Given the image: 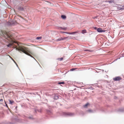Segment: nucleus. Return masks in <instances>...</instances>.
<instances>
[{
  "label": "nucleus",
  "instance_id": "1",
  "mask_svg": "<svg viewBox=\"0 0 124 124\" xmlns=\"http://www.w3.org/2000/svg\"><path fill=\"white\" fill-rule=\"evenodd\" d=\"M19 50L23 52V53L27 55L30 56L32 57H33L34 59H35L31 55V54H33L31 50H29L28 48L25 47H21L20 48Z\"/></svg>",
  "mask_w": 124,
  "mask_h": 124
},
{
  "label": "nucleus",
  "instance_id": "2",
  "mask_svg": "<svg viewBox=\"0 0 124 124\" xmlns=\"http://www.w3.org/2000/svg\"><path fill=\"white\" fill-rule=\"evenodd\" d=\"M113 79L115 81H119L122 79L119 76L117 77L113 78Z\"/></svg>",
  "mask_w": 124,
  "mask_h": 124
},
{
  "label": "nucleus",
  "instance_id": "3",
  "mask_svg": "<svg viewBox=\"0 0 124 124\" xmlns=\"http://www.w3.org/2000/svg\"><path fill=\"white\" fill-rule=\"evenodd\" d=\"M63 115L64 116H66L68 115H69L70 116H72L74 115V113H67L66 112H63Z\"/></svg>",
  "mask_w": 124,
  "mask_h": 124
},
{
  "label": "nucleus",
  "instance_id": "4",
  "mask_svg": "<svg viewBox=\"0 0 124 124\" xmlns=\"http://www.w3.org/2000/svg\"><path fill=\"white\" fill-rule=\"evenodd\" d=\"M97 31L98 32H102L105 31V30H102L101 28H98L97 29Z\"/></svg>",
  "mask_w": 124,
  "mask_h": 124
},
{
  "label": "nucleus",
  "instance_id": "5",
  "mask_svg": "<svg viewBox=\"0 0 124 124\" xmlns=\"http://www.w3.org/2000/svg\"><path fill=\"white\" fill-rule=\"evenodd\" d=\"M18 9L19 11H23L24 10V8L23 7H20L18 8Z\"/></svg>",
  "mask_w": 124,
  "mask_h": 124
},
{
  "label": "nucleus",
  "instance_id": "6",
  "mask_svg": "<svg viewBox=\"0 0 124 124\" xmlns=\"http://www.w3.org/2000/svg\"><path fill=\"white\" fill-rule=\"evenodd\" d=\"M9 103L11 104H12L13 103H14V101L13 100H9Z\"/></svg>",
  "mask_w": 124,
  "mask_h": 124
},
{
  "label": "nucleus",
  "instance_id": "7",
  "mask_svg": "<svg viewBox=\"0 0 124 124\" xmlns=\"http://www.w3.org/2000/svg\"><path fill=\"white\" fill-rule=\"evenodd\" d=\"M54 99L57 100L58 99V97L57 96L55 95L54 96Z\"/></svg>",
  "mask_w": 124,
  "mask_h": 124
},
{
  "label": "nucleus",
  "instance_id": "8",
  "mask_svg": "<svg viewBox=\"0 0 124 124\" xmlns=\"http://www.w3.org/2000/svg\"><path fill=\"white\" fill-rule=\"evenodd\" d=\"M62 40H63L62 38H60L58 39H56V41H61Z\"/></svg>",
  "mask_w": 124,
  "mask_h": 124
},
{
  "label": "nucleus",
  "instance_id": "9",
  "mask_svg": "<svg viewBox=\"0 0 124 124\" xmlns=\"http://www.w3.org/2000/svg\"><path fill=\"white\" fill-rule=\"evenodd\" d=\"M84 51H88L90 52H92L93 51L92 50H91L88 49H85L84 50Z\"/></svg>",
  "mask_w": 124,
  "mask_h": 124
},
{
  "label": "nucleus",
  "instance_id": "10",
  "mask_svg": "<svg viewBox=\"0 0 124 124\" xmlns=\"http://www.w3.org/2000/svg\"><path fill=\"white\" fill-rule=\"evenodd\" d=\"M86 32V30H84L82 31V33L83 34H84Z\"/></svg>",
  "mask_w": 124,
  "mask_h": 124
},
{
  "label": "nucleus",
  "instance_id": "11",
  "mask_svg": "<svg viewBox=\"0 0 124 124\" xmlns=\"http://www.w3.org/2000/svg\"><path fill=\"white\" fill-rule=\"evenodd\" d=\"M61 17L63 19H65L66 18V16H65L62 15L61 16Z\"/></svg>",
  "mask_w": 124,
  "mask_h": 124
},
{
  "label": "nucleus",
  "instance_id": "12",
  "mask_svg": "<svg viewBox=\"0 0 124 124\" xmlns=\"http://www.w3.org/2000/svg\"><path fill=\"white\" fill-rule=\"evenodd\" d=\"M47 112L49 114H50L51 113V112L50 110H47Z\"/></svg>",
  "mask_w": 124,
  "mask_h": 124
},
{
  "label": "nucleus",
  "instance_id": "13",
  "mask_svg": "<svg viewBox=\"0 0 124 124\" xmlns=\"http://www.w3.org/2000/svg\"><path fill=\"white\" fill-rule=\"evenodd\" d=\"M42 38V37H36V39H40Z\"/></svg>",
  "mask_w": 124,
  "mask_h": 124
},
{
  "label": "nucleus",
  "instance_id": "14",
  "mask_svg": "<svg viewBox=\"0 0 124 124\" xmlns=\"http://www.w3.org/2000/svg\"><path fill=\"white\" fill-rule=\"evenodd\" d=\"M12 59L13 60V61L14 62V63L16 64L17 66L19 68L18 65L17 64V63H16V62H15V61L13 59Z\"/></svg>",
  "mask_w": 124,
  "mask_h": 124
},
{
  "label": "nucleus",
  "instance_id": "15",
  "mask_svg": "<svg viewBox=\"0 0 124 124\" xmlns=\"http://www.w3.org/2000/svg\"><path fill=\"white\" fill-rule=\"evenodd\" d=\"M60 28L61 29H63L64 30H66L67 29V28L66 27L63 28H62V27H60Z\"/></svg>",
  "mask_w": 124,
  "mask_h": 124
},
{
  "label": "nucleus",
  "instance_id": "16",
  "mask_svg": "<svg viewBox=\"0 0 124 124\" xmlns=\"http://www.w3.org/2000/svg\"><path fill=\"white\" fill-rule=\"evenodd\" d=\"M123 8H118V10H123Z\"/></svg>",
  "mask_w": 124,
  "mask_h": 124
},
{
  "label": "nucleus",
  "instance_id": "17",
  "mask_svg": "<svg viewBox=\"0 0 124 124\" xmlns=\"http://www.w3.org/2000/svg\"><path fill=\"white\" fill-rule=\"evenodd\" d=\"M88 104L87 103L84 105L83 106L84 108H86Z\"/></svg>",
  "mask_w": 124,
  "mask_h": 124
},
{
  "label": "nucleus",
  "instance_id": "18",
  "mask_svg": "<svg viewBox=\"0 0 124 124\" xmlns=\"http://www.w3.org/2000/svg\"><path fill=\"white\" fill-rule=\"evenodd\" d=\"M108 2L109 3H112L113 2V1L112 0H110V1H108Z\"/></svg>",
  "mask_w": 124,
  "mask_h": 124
},
{
  "label": "nucleus",
  "instance_id": "19",
  "mask_svg": "<svg viewBox=\"0 0 124 124\" xmlns=\"http://www.w3.org/2000/svg\"><path fill=\"white\" fill-rule=\"evenodd\" d=\"M88 111L90 112H92V110L90 109H89L88 110Z\"/></svg>",
  "mask_w": 124,
  "mask_h": 124
},
{
  "label": "nucleus",
  "instance_id": "20",
  "mask_svg": "<svg viewBox=\"0 0 124 124\" xmlns=\"http://www.w3.org/2000/svg\"><path fill=\"white\" fill-rule=\"evenodd\" d=\"M64 82H59L58 84H63L64 83Z\"/></svg>",
  "mask_w": 124,
  "mask_h": 124
},
{
  "label": "nucleus",
  "instance_id": "21",
  "mask_svg": "<svg viewBox=\"0 0 124 124\" xmlns=\"http://www.w3.org/2000/svg\"><path fill=\"white\" fill-rule=\"evenodd\" d=\"M11 45H12V44H9L8 45H7V46L8 47H9L10 46H11Z\"/></svg>",
  "mask_w": 124,
  "mask_h": 124
},
{
  "label": "nucleus",
  "instance_id": "22",
  "mask_svg": "<svg viewBox=\"0 0 124 124\" xmlns=\"http://www.w3.org/2000/svg\"><path fill=\"white\" fill-rule=\"evenodd\" d=\"M63 58H58V60H59L60 61H61L62 60H63Z\"/></svg>",
  "mask_w": 124,
  "mask_h": 124
},
{
  "label": "nucleus",
  "instance_id": "23",
  "mask_svg": "<svg viewBox=\"0 0 124 124\" xmlns=\"http://www.w3.org/2000/svg\"><path fill=\"white\" fill-rule=\"evenodd\" d=\"M68 37H64L63 38H62L63 40H64L67 39Z\"/></svg>",
  "mask_w": 124,
  "mask_h": 124
},
{
  "label": "nucleus",
  "instance_id": "24",
  "mask_svg": "<svg viewBox=\"0 0 124 124\" xmlns=\"http://www.w3.org/2000/svg\"><path fill=\"white\" fill-rule=\"evenodd\" d=\"M28 118L30 119H32L33 118L32 117H31L29 116L28 117Z\"/></svg>",
  "mask_w": 124,
  "mask_h": 124
},
{
  "label": "nucleus",
  "instance_id": "25",
  "mask_svg": "<svg viewBox=\"0 0 124 124\" xmlns=\"http://www.w3.org/2000/svg\"><path fill=\"white\" fill-rule=\"evenodd\" d=\"M120 59V58H119L116 59L113 62H114L115 61H116L118 59Z\"/></svg>",
  "mask_w": 124,
  "mask_h": 124
},
{
  "label": "nucleus",
  "instance_id": "26",
  "mask_svg": "<svg viewBox=\"0 0 124 124\" xmlns=\"http://www.w3.org/2000/svg\"><path fill=\"white\" fill-rule=\"evenodd\" d=\"M77 33V32H72L73 34H75Z\"/></svg>",
  "mask_w": 124,
  "mask_h": 124
},
{
  "label": "nucleus",
  "instance_id": "27",
  "mask_svg": "<svg viewBox=\"0 0 124 124\" xmlns=\"http://www.w3.org/2000/svg\"><path fill=\"white\" fill-rule=\"evenodd\" d=\"M68 34H73V33L72 32H69L68 33Z\"/></svg>",
  "mask_w": 124,
  "mask_h": 124
},
{
  "label": "nucleus",
  "instance_id": "28",
  "mask_svg": "<svg viewBox=\"0 0 124 124\" xmlns=\"http://www.w3.org/2000/svg\"><path fill=\"white\" fill-rule=\"evenodd\" d=\"M74 70V68L72 69H71V70L72 71Z\"/></svg>",
  "mask_w": 124,
  "mask_h": 124
},
{
  "label": "nucleus",
  "instance_id": "29",
  "mask_svg": "<svg viewBox=\"0 0 124 124\" xmlns=\"http://www.w3.org/2000/svg\"><path fill=\"white\" fill-rule=\"evenodd\" d=\"M94 29L95 30H97V28L96 27H94Z\"/></svg>",
  "mask_w": 124,
  "mask_h": 124
},
{
  "label": "nucleus",
  "instance_id": "30",
  "mask_svg": "<svg viewBox=\"0 0 124 124\" xmlns=\"http://www.w3.org/2000/svg\"><path fill=\"white\" fill-rule=\"evenodd\" d=\"M3 101V100L2 99H1L0 100V101Z\"/></svg>",
  "mask_w": 124,
  "mask_h": 124
},
{
  "label": "nucleus",
  "instance_id": "31",
  "mask_svg": "<svg viewBox=\"0 0 124 124\" xmlns=\"http://www.w3.org/2000/svg\"><path fill=\"white\" fill-rule=\"evenodd\" d=\"M69 33V32H64V33H66V34H68V33Z\"/></svg>",
  "mask_w": 124,
  "mask_h": 124
},
{
  "label": "nucleus",
  "instance_id": "32",
  "mask_svg": "<svg viewBox=\"0 0 124 124\" xmlns=\"http://www.w3.org/2000/svg\"><path fill=\"white\" fill-rule=\"evenodd\" d=\"M122 8H123V9L124 10V6H122Z\"/></svg>",
  "mask_w": 124,
  "mask_h": 124
},
{
  "label": "nucleus",
  "instance_id": "33",
  "mask_svg": "<svg viewBox=\"0 0 124 124\" xmlns=\"http://www.w3.org/2000/svg\"><path fill=\"white\" fill-rule=\"evenodd\" d=\"M60 32L62 33H64V32L60 31Z\"/></svg>",
  "mask_w": 124,
  "mask_h": 124
},
{
  "label": "nucleus",
  "instance_id": "34",
  "mask_svg": "<svg viewBox=\"0 0 124 124\" xmlns=\"http://www.w3.org/2000/svg\"><path fill=\"white\" fill-rule=\"evenodd\" d=\"M96 17H93V18L94 19V18H96Z\"/></svg>",
  "mask_w": 124,
  "mask_h": 124
},
{
  "label": "nucleus",
  "instance_id": "35",
  "mask_svg": "<svg viewBox=\"0 0 124 124\" xmlns=\"http://www.w3.org/2000/svg\"><path fill=\"white\" fill-rule=\"evenodd\" d=\"M122 55V57H124V54H123Z\"/></svg>",
  "mask_w": 124,
  "mask_h": 124
},
{
  "label": "nucleus",
  "instance_id": "36",
  "mask_svg": "<svg viewBox=\"0 0 124 124\" xmlns=\"http://www.w3.org/2000/svg\"><path fill=\"white\" fill-rule=\"evenodd\" d=\"M6 106H7V104L6 103Z\"/></svg>",
  "mask_w": 124,
  "mask_h": 124
}]
</instances>
